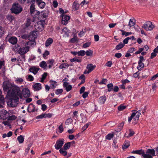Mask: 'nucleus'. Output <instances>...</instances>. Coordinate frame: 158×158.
I'll use <instances>...</instances> for the list:
<instances>
[{
	"mask_svg": "<svg viewBox=\"0 0 158 158\" xmlns=\"http://www.w3.org/2000/svg\"><path fill=\"white\" fill-rule=\"evenodd\" d=\"M7 95L11 98L7 102V104L11 107H15L17 106L19 98H22V94L20 92V88L18 86L12 87L11 91H7Z\"/></svg>",
	"mask_w": 158,
	"mask_h": 158,
	"instance_id": "f257e3e1",
	"label": "nucleus"
},
{
	"mask_svg": "<svg viewBox=\"0 0 158 158\" xmlns=\"http://www.w3.org/2000/svg\"><path fill=\"white\" fill-rule=\"evenodd\" d=\"M23 10V8L18 3L15 2L13 4L10 9L12 13L18 15Z\"/></svg>",
	"mask_w": 158,
	"mask_h": 158,
	"instance_id": "f03ea898",
	"label": "nucleus"
},
{
	"mask_svg": "<svg viewBox=\"0 0 158 158\" xmlns=\"http://www.w3.org/2000/svg\"><path fill=\"white\" fill-rule=\"evenodd\" d=\"M45 23V20H40L35 24V28L38 31H41L44 29Z\"/></svg>",
	"mask_w": 158,
	"mask_h": 158,
	"instance_id": "7ed1b4c3",
	"label": "nucleus"
},
{
	"mask_svg": "<svg viewBox=\"0 0 158 158\" xmlns=\"http://www.w3.org/2000/svg\"><path fill=\"white\" fill-rule=\"evenodd\" d=\"M144 158H152L155 156V150L153 149H148L146 151V154L144 155Z\"/></svg>",
	"mask_w": 158,
	"mask_h": 158,
	"instance_id": "20e7f679",
	"label": "nucleus"
},
{
	"mask_svg": "<svg viewBox=\"0 0 158 158\" xmlns=\"http://www.w3.org/2000/svg\"><path fill=\"white\" fill-rule=\"evenodd\" d=\"M16 86H12V84L8 81H5L3 83V88L4 91H6L8 90H9L11 91L12 88Z\"/></svg>",
	"mask_w": 158,
	"mask_h": 158,
	"instance_id": "39448f33",
	"label": "nucleus"
},
{
	"mask_svg": "<svg viewBox=\"0 0 158 158\" xmlns=\"http://www.w3.org/2000/svg\"><path fill=\"white\" fill-rule=\"evenodd\" d=\"M154 26L152 24L151 22L149 21L146 22L142 26V27L146 31L152 30L154 27Z\"/></svg>",
	"mask_w": 158,
	"mask_h": 158,
	"instance_id": "423d86ee",
	"label": "nucleus"
},
{
	"mask_svg": "<svg viewBox=\"0 0 158 158\" xmlns=\"http://www.w3.org/2000/svg\"><path fill=\"white\" fill-rule=\"evenodd\" d=\"M29 48L30 47L28 46L20 48L18 51V52L19 54L23 55L29 51Z\"/></svg>",
	"mask_w": 158,
	"mask_h": 158,
	"instance_id": "0eeeda50",
	"label": "nucleus"
},
{
	"mask_svg": "<svg viewBox=\"0 0 158 158\" xmlns=\"http://www.w3.org/2000/svg\"><path fill=\"white\" fill-rule=\"evenodd\" d=\"M64 143V139H63L57 140L56 141L55 145V148L57 150L60 149L61 148L62 146Z\"/></svg>",
	"mask_w": 158,
	"mask_h": 158,
	"instance_id": "6e6552de",
	"label": "nucleus"
},
{
	"mask_svg": "<svg viewBox=\"0 0 158 158\" xmlns=\"http://www.w3.org/2000/svg\"><path fill=\"white\" fill-rule=\"evenodd\" d=\"M36 1V3L39 7L40 8H43L44 7L46 4L42 0H31V2H34Z\"/></svg>",
	"mask_w": 158,
	"mask_h": 158,
	"instance_id": "1a4fd4ad",
	"label": "nucleus"
},
{
	"mask_svg": "<svg viewBox=\"0 0 158 158\" xmlns=\"http://www.w3.org/2000/svg\"><path fill=\"white\" fill-rule=\"evenodd\" d=\"M9 116V114L6 110H3L0 112V119H6Z\"/></svg>",
	"mask_w": 158,
	"mask_h": 158,
	"instance_id": "9d476101",
	"label": "nucleus"
},
{
	"mask_svg": "<svg viewBox=\"0 0 158 158\" xmlns=\"http://www.w3.org/2000/svg\"><path fill=\"white\" fill-rule=\"evenodd\" d=\"M61 17L62 18L61 20L62 23L63 24H66L70 19L69 16L65 15H63Z\"/></svg>",
	"mask_w": 158,
	"mask_h": 158,
	"instance_id": "9b49d317",
	"label": "nucleus"
},
{
	"mask_svg": "<svg viewBox=\"0 0 158 158\" xmlns=\"http://www.w3.org/2000/svg\"><path fill=\"white\" fill-rule=\"evenodd\" d=\"M20 92L22 94V97L23 96L25 98L28 97L30 96V91L27 88L23 89L22 90V93Z\"/></svg>",
	"mask_w": 158,
	"mask_h": 158,
	"instance_id": "f8f14e48",
	"label": "nucleus"
},
{
	"mask_svg": "<svg viewBox=\"0 0 158 158\" xmlns=\"http://www.w3.org/2000/svg\"><path fill=\"white\" fill-rule=\"evenodd\" d=\"M35 105L32 104H31L28 107L27 111L30 113L34 112L35 111H37L38 109L36 108L35 109Z\"/></svg>",
	"mask_w": 158,
	"mask_h": 158,
	"instance_id": "ddd939ff",
	"label": "nucleus"
},
{
	"mask_svg": "<svg viewBox=\"0 0 158 158\" xmlns=\"http://www.w3.org/2000/svg\"><path fill=\"white\" fill-rule=\"evenodd\" d=\"M79 6L78 1H75L73 3L72 8L74 10H76L79 9Z\"/></svg>",
	"mask_w": 158,
	"mask_h": 158,
	"instance_id": "4468645a",
	"label": "nucleus"
},
{
	"mask_svg": "<svg viewBox=\"0 0 158 158\" xmlns=\"http://www.w3.org/2000/svg\"><path fill=\"white\" fill-rule=\"evenodd\" d=\"M133 153L137 154L139 155H142V156L144 158V155H145V152L144 150L141 149L133 151L132 152Z\"/></svg>",
	"mask_w": 158,
	"mask_h": 158,
	"instance_id": "2eb2a0df",
	"label": "nucleus"
},
{
	"mask_svg": "<svg viewBox=\"0 0 158 158\" xmlns=\"http://www.w3.org/2000/svg\"><path fill=\"white\" fill-rule=\"evenodd\" d=\"M40 68L33 66L29 69V70L31 72L33 73L34 74L37 73L38 71L39 70Z\"/></svg>",
	"mask_w": 158,
	"mask_h": 158,
	"instance_id": "dca6fc26",
	"label": "nucleus"
},
{
	"mask_svg": "<svg viewBox=\"0 0 158 158\" xmlns=\"http://www.w3.org/2000/svg\"><path fill=\"white\" fill-rule=\"evenodd\" d=\"M8 41L12 44H15L17 43V40L16 37H12L9 39Z\"/></svg>",
	"mask_w": 158,
	"mask_h": 158,
	"instance_id": "f3484780",
	"label": "nucleus"
},
{
	"mask_svg": "<svg viewBox=\"0 0 158 158\" xmlns=\"http://www.w3.org/2000/svg\"><path fill=\"white\" fill-rule=\"evenodd\" d=\"M69 30L66 27L64 28L62 30V33L65 36H69Z\"/></svg>",
	"mask_w": 158,
	"mask_h": 158,
	"instance_id": "a211bd4d",
	"label": "nucleus"
},
{
	"mask_svg": "<svg viewBox=\"0 0 158 158\" xmlns=\"http://www.w3.org/2000/svg\"><path fill=\"white\" fill-rule=\"evenodd\" d=\"M96 67V65H93L92 64H87L86 69L90 72L92 71Z\"/></svg>",
	"mask_w": 158,
	"mask_h": 158,
	"instance_id": "6ab92c4d",
	"label": "nucleus"
},
{
	"mask_svg": "<svg viewBox=\"0 0 158 158\" xmlns=\"http://www.w3.org/2000/svg\"><path fill=\"white\" fill-rule=\"evenodd\" d=\"M33 87L35 90L38 91L41 89V85L40 83H36L33 86Z\"/></svg>",
	"mask_w": 158,
	"mask_h": 158,
	"instance_id": "aec40b11",
	"label": "nucleus"
},
{
	"mask_svg": "<svg viewBox=\"0 0 158 158\" xmlns=\"http://www.w3.org/2000/svg\"><path fill=\"white\" fill-rule=\"evenodd\" d=\"M53 42V40L51 38L48 39L45 43V46L48 47V46L51 44Z\"/></svg>",
	"mask_w": 158,
	"mask_h": 158,
	"instance_id": "412c9836",
	"label": "nucleus"
},
{
	"mask_svg": "<svg viewBox=\"0 0 158 158\" xmlns=\"http://www.w3.org/2000/svg\"><path fill=\"white\" fill-rule=\"evenodd\" d=\"M34 3L32 4L30 6V10L31 15H33L34 12L36 10Z\"/></svg>",
	"mask_w": 158,
	"mask_h": 158,
	"instance_id": "4be33fe9",
	"label": "nucleus"
},
{
	"mask_svg": "<svg viewBox=\"0 0 158 158\" xmlns=\"http://www.w3.org/2000/svg\"><path fill=\"white\" fill-rule=\"evenodd\" d=\"M130 146L129 142L128 141H126L123 145L122 149L124 150Z\"/></svg>",
	"mask_w": 158,
	"mask_h": 158,
	"instance_id": "5701e85b",
	"label": "nucleus"
},
{
	"mask_svg": "<svg viewBox=\"0 0 158 158\" xmlns=\"http://www.w3.org/2000/svg\"><path fill=\"white\" fill-rule=\"evenodd\" d=\"M124 44L122 42L120 43L115 47V49L117 50H119L124 47Z\"/></svg>",
	"mask_w": 158,
	"mask_h": 158,
	"instance_id": "b1692460",
	"label": "nucleus"
},
{
	"mask_svg": "<svg viewBox=\"0 0 158 158\" xmlns=\"http://www.w3.org/2000/svg\"><path fill=\"white\" fill-rule=\"evenodd\" d=\"M60 153L64 156H65L67 155V152L66 150L64 148H60L59 150Z\"/></svg>",
	"mask_w": 158,
	"mask_h": 158,
	"instance_id": "393cba45",
	"label": "nucleus"
},
{
	"mask_svg": "<svg viewBox=\"0 0 158 158\" xmlns=\"http://www.w3.org/2000/svg\"><path fill=\"white\" fill-rule=\"evenodd\" d=\"M71 145V143L68 142L66 143L63 146V148L64 149L67 150L70 148Z\"/></svg>",
	"mask_w": 158,
	"mask_h": 158,
	"instance_id": "a878e982",
	"label": "nucleus"
},
{
	"mask_svg": "<svg viewBox=\"0 0 158 158\" xmlns=\"http://www.w3.org/2000/svg\"><path fill=\"white\" fill-rule=\"evenodd\" d=\"M106 98L105 96H103L99 98V101L102 104H104L106 101Z\"/></svg>",
	"mask_w": 158,
	"mask_h": 158,
	"instance_id": "bb28decb",
	"label": "nucleus"
},
{
	"mask_svg": "<svg viewBox=\"0 0 158 158\" xmlns=\"http://www.w3.org/2000/svg\"><path fill=\"white\" fill-rule=\"evenodd\" d=\"M135 21V20L134 19V18H133L132 19H130L128 25L130 27H131L135 25V22L134 21Z\"/></svg>",
	"mask_w": 158,
	"mask_h": 158,
	"instance_id": "cd10ccee",
	"label": "nucleus"
},
{
	"mask_svg": "<svg viewBox=\"0 0 158 158\" xmlns=\"http://www.w3.org/2000/svg\"><path fill=\"white\" fill-rule=\"evenodd\" d=\"M35 44V41L29 40V41L26 43L25 44V46L30 45L32 46Z\"/></svg>",
	"mask_w": 158,
	"mask_h": 158,
	"instance_id": "c85d7f7f",
	"label": "nucleus"
},
{
	"mask_svg": "<svg viewBox=\"0 0 158 158\" xmlns=\"http://www.w3.org/2000/svg\"><path fill=\"white\" fill-rule=\"evenodd\" d=\"M43 14H42V18H46L48 16V11H46L45 10L43 11L42 12Z\"/></svg>",
	"mask_w": 158,
	"mask_h": 158,
	"instance_id": "c756f323",
	"label": "nucleus"
},
{
	"mask_svg": "<svg viewBox=\"0 0 158 158\" xmlns=\"http://www.w3.org/2000/svg\"><path fill=\"white\" fill-rule=\"evenodd\" d=\"M138 65L137 67L138 70H140L141 69L144 67V64L142 62L138 61Z\"/></svg>",
	"mask_w": 158,
	"mask_h": 158,
	"instance_id": "7c9ffc66",
	"label": "nucleus"
},
{
	"mask_svg": "<svg viewBox=\"0 0 158 158\" xmlns=\"http://www.w3.org/2000/svg\"><path fill=\"white\" fill-rule=\"evenodd\" d=\"M4 102V98L1 95H0V107H2L3 105Z\"/></svg>",
	"mask_w": 158,
	"mask_h": 158,
	"instance_id": "2f4dec72",
	"label": "nucleus"
},
{
	"mask_svg": "<svg viewBox=\"0 0 158 158\" xmlns=\"http://www.w3.org/2000/svg\"><path fill=\"white\" fill-rule=\"evenodd\" d=\"M17 139L20 143H22L24 141V138L22 135H20L18 137Z\"/></svg>",
	"mask_w": 158,
	"mask_h": 158,
	"instance_id": "473e14b6",
	"label": "nucleus"
},
{
	"mask_svg": "<svg viewBox=\"0 0 158 158\" xmlns=\"http://www.w3.org/2000/svg\"><path fill=\"white\" fill-rule=\"evenodd\" d=\"M120 31L122 33V35H125L126 36H127L128 35L132 34V33L131 32H126L122 30H120Z\"/></svg>",
	"mask_w": 158,
	"mask_h": 158,
	"instance_id": "72a5a7b5",
	"label": "nucleus"
},
{
	"mask_svg": "<svg viewBox=\"0 0 158 158\" xmlns=\"http://www.w3.org/2000/svg\"><path fill=\"white\" fill-rule=\"evenodd\" d=\"M107 87L108 88V91L110 92L113 90V85L112 83H110L107 85Z\"/></svg>",
	"mask_w": 158,
	"mask_h": 158,
	"instance_id": "f704fd0d",
	"label": "nucleus"
},
{
	"mask_svg": "<svg viewBox=\"0 0 158 158\" xmlns=\"http://www.w3.org/2000/svg\"><path fill=\"white\" fill-rule=\"evenodd\" d=\"M69 66V64L67 63H62L60 65L59 67V68L60 69L63 68H65L66 67H68Z\"/></svg>",
	"mask_w": 158,
	"mask_h": 158,
	"instance_id": "c9c22d12",
	"label": "nucleus"
},
{
	"mask_svg": "<svg viewBox=\"0 0 158 158\" xmlns=\"http://www.w3.org/2000/svg\"><path fill=\"white\" fill-rule=\"evenodd\" d=\"M71 62H73L75 61H77L78 62H81L82 60L81 59H79L77 58V57H75L72 59H71L70 60Z\"/></svg>",
	"mask_w": 158,
	"mask_h": 158,
	"instance_id": "e433bc0d",
	"label": "nucleus"
},
{
	"mask_svg": "<svg viewBox=\"0 0 158 158\" xmlns=\"http://www.w3.org/2000/svg\"><path fill=\"white\" fill-rule=\"evenodd\" d=\"M85 52V54L87 56H92L93 53V51L90 49H89Z\"/></svg>",
	"mask_w": 158,
	"mask_h": 158,
	"instance_id": "4c0bfd02",
	"label": "nucleus"
},
{
	"mask_svg": "<svg viewBox=\"0 0 158 158\" xmlns=\"http://www.w3.org/2000/svg\"><path fill=\"white\" fill-rule=\"evenodd\" d=\"M77 53L78 56H83L85 54L86 52L84 50H81L78 52Z\"/></svg>",
	"mask_w": 158,
	"mask_h": 158,
	"instance_id": "58836bf2",
	"label": "nucleus"
},
{
	"mask_svg": "<svg viewBox=\"0 0 158 158\" xmlns=\"http://www.w3.org/2000/svg\"><path fill=\"white\" fill-rule=\"evenodd\" d=\"M114 136L113 134H109L106 136V139L110 140Z\"/></svg>",
	"mask_w": 158,
	"mask_h": 158,
	"instance_id": "ea45409f",
	"label": "nucleus"
},
{
	"mask_svg": "<svg viewBox=\"0 0 158 158\" xmlns=\"http://www.w3.org/2000/svg\"><path fill=\"white\" fill-rule=\"evenodd\" d=\"M40 67L42 68H46L47 66V65L46 64V62L44 61H43L40 63Z\"/></svg>",
	"mask_w": 158,
	"mask_h": 158,
	"instance_id": "a19ab883",
	"label": "nucleus"
},
{
	"mask_svg": "<svg viewBox=\"0 0 158 158\" xmlns=\"http://www.w3.org/2000/svg\"><path fill=\"white\" fill-rule=\"evenodd\" d=\"M73 122V120L71 118L67 119L65 122V124L66 125H69L71 124Z\"/></svg>",
	"mask_w": 158,
	"mask_h": 158,
	"instance_id": "79ce46f5",
	"label": "nucleus"
},
{
	"mask_svg": "<svg viewBox=\"0 0 158 158\" xmlns=\"http://www.w3.org/2000/svg\"><path fill=\"white\" fill-rule=\"evenodd\" d=\"M126 107V106H123V104H121L118 106V109L119 111H121L125 109Z\"/></svg>",
	"mask_w": 158,
	"mask_h": 158,
	"instance_id": "37998d69",
	"label": "nucleus"
},
{
	"mask_svg": "<svg viewBox=\"0 0 158 158\" xmlns=\"http://www.w3.org/2000/svg\"><path fill=\"white\" fill-rule=\"evenodd\" d=\"M135 115L136 114L135 113V112H133L132 113L131 116L128 118V121L129 123L131 122L133 117H134Z\"/></svg>",
	"mask_w": 158,
	"mask_h": 158,
	"instance_id": "c03bdc74",
	"label": "nucleus"
},
{
	"mask_svg": "<svg viewBox=\"0 0 158 158\" xmlns=\"http://www.w3.org/2000/svg\"><path fill=\"white\" fill-rule=\"evenodd\" d=\"M7 18L10 22L12 21L15 19L14 17L11 15H8Z\"/></svg>",
	"mask_w": 158,
	"mask_h": 158,
	"instance_id": "a18cd8bd",
	"label": "nucleus"
},
{
	"mask_svg": "<svg viewBox=\"0 0 158 158\" xmlns=\"http://www.w3.org/2000/svg\"><path fill=\"white\" fill-rule=\"evenodd\" d=\"M78 39L77 36H75L73 38L71 39L70 40V41L71 43H75L77 42Z\"/></svg>",
	"mask_w": 158,
	"mask_h": 158,
	"instance_id": "49530a36",
	"label": "nucleus"
},
{
	"mask_svg": "<svg viewBox=\"0 0 158 158\" xmlns=\"http://www.w3.org/2000/svg\"><path fill=\"white\" fill-rule=\"evenodd\" d=\"M37 31H34L31 32L30 33L36 39L37 37Z\"/></svg>",
	"mask_w": 158,
	"mask_h": 158,
	"instance_id": "de8ad7c7",
	"label": "nucleus"
},
{
	"mask_svg": "<svg viewBox=\"0 0 158 158\" xmlns=\"http://www.w3.org/2000/svg\"><path fill=\"white\" fill-rule=\"evenodd\" d=\"M40 12L37 10H35V11L34 12V13H33V15H31L32 16H34L35 17H37V16H38L39 15H40Z\"/></svg>",
	"mask_w": 158,
	"mask_h": 158,
	"instance_id": "09e8293b",
	"label": "nucleus"
},
{
	"mask_svg": "<svg viewBox=\"0 0 158 158\" xmlns=\"http://www.w3.org/2000/svg\"><path fill=\"white\" fill-rule=\"evenodd\" d=\"M129 131L130 133L129 134V135L127 136V137H129L132 136L133 135L135 134V132L134 131H132L131 129H130L129 130Z\"/></svg>",
	"mask_w": 158,
	"mask_h": 158,
	"instance_id": "8fccbe9b",
	"label": "nucleus"
},
{
	"mask_svg": "<svg viewBox=\"0 0 158 158\" xmlns=\"http://www.w3.org/2000/svg\"><path fill=\"white\" fill-rule=\"evenodd\" d=\"M44 117L45 118H51L52 116V114L51 113H48V114L44 113Z\"/></svg>",
	"mask_w": 158,
	"mask_h": 158,
	"instance_id": "3c124183",
	"label": "nucleus"
},
{
	"mask_svg": "<svg viewBox=\"0 0 158 158\" xmlns=\"http://www.w3.org/2000/svg\"><path fill=\"white\" fill-rule=\"evenodd\" d=\"M31 19H30L28 18L27 19V23L26 24V26L27 27L29 26L31 24Z\"/></svg>",
	"mask_w": 158,
	"mask_h": 158,
	"instance_id": "603ef678",
	"label": "nucleus"
},
{
	"mask_svg": "<svg viewBox=\"0 0 158 158\" xmlns=\"http://www.w3.org/2000/svg\"><path fill=\"white\" fill-rule=\"evenodd\" d=\"M4 33V28L0 26V36H1Z\"/></svg>",
	"mask_w": 158,
	"mask_h": 158,
	"instance_id": "864d4df0",
	"label": "nucleus"
},
{
	"mask_svg": "<svg viewBox=\"0 0 158 158\" xmlns=\"http://www.w3.org/2000/svg\"><path fill=\"white\" fill-rule=\"evenodd\" d=\"M35 38L30 33L28 35V40H29L35 41Z\"/></svg>",
	"mask_w": 158,
	"mask_h": 158,
	"instance_id": "5fc2aeb1",
	"label": "nucleus"
},
{
	"mask_svg": "<svg viewBox=\"0 0 158 158\" xmlns=\"http://www.w3.org/2000/svg\"><path fill=\"white\" fill-rule=\"evenodd\" d=\"M35 38L30 33L28 35V40H29L35 41Z\"/></svg>",
	"mask_w": 158,
	"mask_h": 158,
	"instance_id": "6e6d98bb",
	"label": "nucleus"
},
{
	"mask_svg": "<svg viewBox=\"0 0 158 158\" xmlns=\"http://www.w3.org/2000/svg\"><path fill=\"white\" fill-rule=\"evenodd\" d=\"M138 120L139 118L137 117H135L133 118L132 120L133 123L134 124H136L138 122Z\"/></svg>",
	"mask_w": 158,
	"mask_h": 158,
	"instance_id": "4d7b16f0",
	"label": "nucleus"
},
{
	"mask_svg": "<svg viewBox=\"0 0 158 158\" xmlns=\"http://www.w3.org/2000/svg\"><path fill=\"white\" fill-rule=\"evenodd\" d=\"M17 117L15 115H12L10 116H9L8 120H13L16 119Z\"/></svg>",
	"mask_w": 158,
	"mask_h": 158,
	"instance_id": "13d9d810",
	"label": "nucleus"
},
{
	"mask_svg": "<svg viewBox=\"0 0 158 158\" xmlns=\"http://www.w3.org/2000/svg\"><path fill=\"white\" fill-rule=\"evenodd\" d=\"M124 123L123 122H122L120 124H119L118 125V127H119V131H118V132L119 131H121V129H122L123 125H124Z\"/></svg>",
	"mask_w": 158,
	"mask_h": 158,
	"instance_id": "bf43d9fd",
	"label": "nucleus"
},
{
	"mask_svg": "<svg viewBox=\"0 0 158 158\" xmlns=\"http://www.w3.org/2000/svg\"><path fill=\"white\" fill-rule=\"evenodd\" d=\"M63 90L62 89H57L56 90L55 93L57 95H58L63 92Z\"/></svg>",
	"mask_w": 158,
	"mask_h": 158,
	"instance_id": "052dcab7",
	"label": "nucleus"
},
{
	"mask_svg": "<svg viewBox=\"0 0 158 158\" xmlns=\"http://www.w3.org/2000/svg\"><path fill=\"white\" fill-rule=\"evenodd\" d=\"M65 89L67 92L70 91L72 88V87L71 85H69L67 87L65 88Z\"/></svg>",
	"mask_w": 158,
	"mask_h": 158,
	"instance_id": "680f3d73",
	"label": "nucleus"
},
{
	"mask_svg": "<svg viewBox=\"0 0 158 158\" xmlns=\"http://www.w3.org/2000/svg\"><path fill=\"white\" fill-rule=\"evenodd\" d=\"M91 43L89 42H87L84 44L83 45L82 47L84 48H86L88 47H89Z\"/></svg>",
	"mask_w": 158,
	"mask_h": 158,
	"instance_id": "e2e57ef3",
	"label": "nucleus"
},
{
	"mask_svg": "<svg viewBox=\"0 0 158 158\" xmlns=\"http://www.w3.org/2000/svg\"><path fill=\"white\" fill-rule=\"evenodd\" d=\"M129 39H130V38L129 37H127L123 40V44H124V46L125 45V44H127L128 42V40Z\"/></svg>",
	"mask_w": 158,
	"mask_h": 158,
	"instance_id": "0e129e2a",
	"label": "nucleus"
},
{
	"mask_svg": "<svg viewBox=\"0 0 158 158\" xmlns=\"http://www.w3.org/2000/svg\"><path fill=\"white\" fill-rule=\"evenodd\" d=\"M135 113L136 114V115H135V117H137L139 118V117L141 115V111L140 110L137 111Z\"/></svg>",
	"mask_w": 158,
	"mask_h": 158,
	"instance_id": "69168bd1",
	"label": "nucleus"
},
{
	"mask_svg": "<svg viewBox=\"0 0 158 158\" xmlns=\"http://www.w3.org/2000/svg\"><path fill=\"white\" fill-rule=\"evenodd\" d=\"M59 129L60 131V133H61L64 131L63 127V123H62L59 127Z\"/></svg>",
	"mask_w": 158,
	"mask_h": 158,
	"instance_id": "338daca9",
	"label": "nucleus"
},
{
	"mask_svg": "<svg viewBox=\"0 0 158 158\" xmlns=\"http://www.w3.org/2000/svg\"><path fill=\"white\" fill-rule=\"evenodd\" d=\"M89 94V92H85L82 95V97L84 98H86L88 96Z\"/></svg>",
	"mask_w": 158,
	"mask_h": 158,
	"instance_id": "774afa93",
	"label": "nucleus"
}]
</instances>
